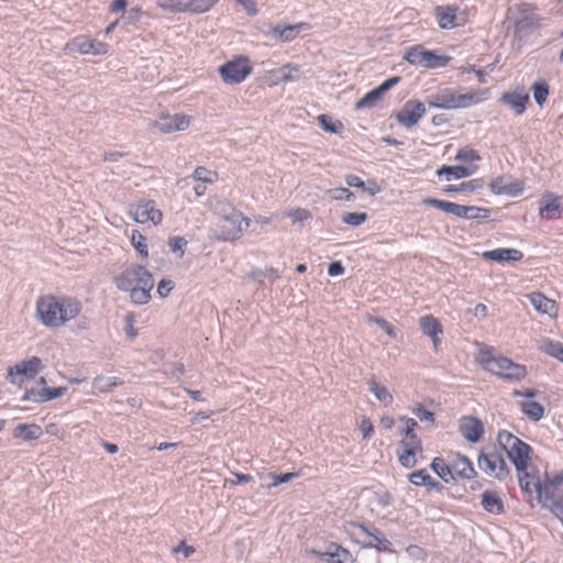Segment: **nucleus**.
<instances>
[{
    "instance_id": "nucleus-29",
    "label": "nucleus",
    "mask_w": 563,
    "mask_h": 563,
    "mask_svg": "<svg viewBox=\"0 0 563 563\" xmlns=\"http://www.w3.org/2000/svg\"><path fill=\"white\" fill-rule=\"evenodd\" d=\"M534 309L543 314L553 316L556 313V303L541 292H533L529 296Z\"/></svg>"
},
{
    "instance_id": "nucleus-44",
    "label": "nucleus",
    "mask_w": 563,
    "mask_h": 563,
    "mask_svg": "<svg viewBox=\"0 0 563 563\" xmlns=\"http://www.w3.org/2000/svg\"><path fill=\"white\" fill-rule=\"evenodd\" d=\"M431 468L445 483H449L453 478L452 468L441 457H434L432 460Z\"/></svg>"
},
{
    "instance_id": "nucleus-4",
    "label": "nucleus",
    "mask_w": 563,
    "mask_h": 563,
    "mask_svg": "<svg viewBox=\"0 0 563 563\" xmlns=\"http://www.w3.org/2000/svg\"><path fill=\"white\" fill-rule=\"evenodd\" d=\"M252 73L250 58L244 55L234 57L219 67V74L227 85H238Z\"/></svg>"
},
{
    "instance_id": "nucleus-61",
    "label": "nucleus",
    "mask_w": 563,
    "mask_h": 563,
    "mask_svg": "<svg viewBox=\"0 0 563 563\" xmlns=\"http://www.w3.org/2000/svg\"><path fill=\"white\" fill-rule=\"evenodd\" d=\"M287 216L292 218L294 222H301L311 218V213L301 208L288 211Z\"/></svg>"
},
{
    "instance_id": "nucleus-51",
    "label": "nucleus",
    "mask_w": 563,
    "mask_h": 563,
    "mask_svg": "<svg viewBox=\"0 0 563 563\" xmlns=\"http://www.w3.org/2000/svg\"><path fill=\"white\" fill-rule=\"evenodd\" d=\"M366 212H345L342 214L341 220L344 224L350 227H360L367 220Z\"/></svg>"
},
{
    "instance_id": "nucleus-50",
    "label": "nucleus",
    "mask_w": 563,
    "mask_h": 563,
    "mask_svg": "<svg viewBox=\"0 0 563 563\" xmlns=\"http://www.w3.org/2000/svg\"><path fill=\"white\" fill-rule=\"evenodd\" d=\"M131 243L142 257L148 256L146 239L140 231L134 230L132 232Z\"/></svg>"
},
{
    "instance_id": "nucleus-15",
    "label": "nucleus",
    "mask_w": 563,
    "mask_h": 563,
    "mask_svg": "<svg viewBox=\"0 0 563 563\" xmlns=\"http://www.w3.org/2000/svg\"><path fill=\"white\" fill-rule=\"evenodd\" d=\"M42 361L37 356H32L26 361H22L15 364L13 367H9L8 376L11 383L22 384V379H18V376H25L33 378L42 369Z\"/></svg>"
},
{
    "instance_id": "nucleus-60",
    "label": "nucleus",
    "mask_w": 563,
    "mask_h": 563,
    "mask_svg": "<svg viewBox=\"0 0 563 563\" xmlns=\"http://www.w3.org/2000/svg\"><path fill=\"white\" fill-rule=\"evenodd\" d=\"M22 400L23 401H33V402H45V398H44V390L43 388L41 390H37V389H26L23 397H22Z\"/></svg>"
},
{
    "instance_id": "nucleus-2",
    "label": "nucleus",
    "mask_w": 563,
    "mask_h": 563,
    "mask_svg": "<svg viewBox=\"0 0 563 563\" xmlns=\"http://www.w3.org/2000/svg\"><path fill=\"white\" fill-rule=\"evenodd\" d=\"M249 218L229 205H224L219 217L217 236L223 241H234L249 227Z\"/></svg>"
},
{
    "instance_id": "nucleus-11",
    "label": "nucleus",
    "mask_w": 563,
    "mask_h": 563,
    "mask_svg": "<svg viewBox=\"0 0 563 563\" xmlns=\"http://www.w3.org/2000/svg\"><path fill=\"white\" fill-rule=\"evenodd\" d=\"M129 213L139 223L151 222L157 225L163 219L162 211L156 209L153 200H142L135 206H131Z\"/></svg>"
},
{
    "instance_id": "nucleus-27",
    "label": "nucleus",
    "mask_w": 563,
    "mask_h": 563,
    "mask_svg": "<svg viewBox=\"0 0 563 563\" xmlns=\"http://www.w3.org/2000/svg\"><path fill=\"white\" fill-rule=\"evenodd\" d=\"M481 504L486 511L493 515H500L504 512L503 500L495 490H485L481 496Z\"/></svg>"
},
{
    "instance_id": "nucleus-59",
    "label": "nucleus",
    "mask_w": 563,
    "mask_h": 563,
    "mask_svg": "<svg viewBox=\"0 0 563 563\" xmlns=\"http://www.w3.org/2000/svg\"><path fill=\"white\" fill-rule=\"evenodd\" d=\"M168 246L172 252H179V257H183L185 247L187 246V240L183 236H173L168 240Z\"/></svg>"
},
{
    "instance_id": "nucleus-14",
    "label": "nucleus",
    "mask_w": 563,
    "mask_h": 563,
    "mask_svg": "<svg viewBox=\"0 0 563 563\" xmlns=\"http://www.w3.org/2000/svg\"><path fill=\"white\" fill-rule=\"evenodd\" d=\"M68 48L76 51L84 55H106L109 51V45L103 42L92 40L89 36H77L68 45Z\"/></svg>"
},
{
    "instance_id": "nucleus-63",
    "label": "nucleus",
    "mask_w": 563,
    "mask_h": 563,
    "mask_svg": "<svg viewBox=\"0 0 563 563\" xmlns=\"http://www.w3.org/2000/svg\"><path fill=\"white\" fill-rule=\"evenodd\" d=\"M174 288V283L170 279H162L157 285V294L162 298H166L172 289Z\"/></svg>"
},
{
    "instance_id": "nucleus-13",
    "label": "nucleus",
    "mask_w": 563,
    "mask_h": 563,
    "mask_svg": "<svg viewBox=\"0 0 563 563\" xmlns=\"http://www.w3.org/2000/svg\"><path fill=\"white\" fill-rule=\"evenodd\" d=\"M424 113L426 107L423 102L409 100L397 112L396 119L406 129H411L417 125Z\"/></svg>"
},
{
    "instance_id": "nucleus-17",
    "label": "nucleus",
    "mask_w": 563,
    "mask_h": 563,
    "mask_svg": "<svg viewBox=\"0 0 563 563\" xmlns=\"http://www.w3.org/2000/svg\"><path fill=\"white\" fill-rule=\"evenodd\" d=\"M520 489L532 496L536 492L540 493V483L538 470L531 463L525 464L522 470H517Z\"/></svg>"
},
{
    "instance_id": "nucleus-64",
    "label": "nucleus",
    "mask_w": 563,
    "mask_h": 563,
    "mask_svg": "<svg viewBox=\"0 0 563 563\" xmlns=\"http://www.w3.org/2000/svg\"><path fill=\"white\" fill-rule=\"evenodd\" d=\"M333 198L336 200H353L355 198L354 194L347 188H335L332 190Z\"/></svg>"
},
{
    "instance_id": "nucleus-42",
    "label": "nucleus",
    "mask_w": 563,
    "mask_h": 563,
    "mask_svg": "<svg viewBox=\"0 0 563 563\" xmlns=\"http://www.w3.org/2000/svg\"><path fill=\"white\" fill-rule=\"evenodd\" d=\"M481 158L478 152L470 147L459 150L454 156V159L462 162L463 166H477L475 163L479 162Z\"/></svg>"
},
{
    "instance_id": "nucleus-46",
    "label": "nucleus",
    "mask_w": 563,
    "mask_h": 563,
    "mask_svg": "<svg viewBox=\"0 0 563 563\" xmlns=\"http://www.w3.org/2000/svg\"><path fill=\"white\" fill-rule=\"evenodd\" d=\"M219 0H187L186 12L203 13L209 11Z\"/></svg>"
},
{
    "instance_id": "nucleus-36",
    "label": "nucleus",
    "mask_w": 563,
    "mask_h": 563,
    "mask_svg": "<svg viewBox=\"0 0 563 563\" xmlns=\"http://www.w3.org/2000/svg\"><path fill=\"white\" fill-rule=\"evenodd\" d=\"M419 327L428 336H437L442 333L441 323L431 314L421 317L419 319Z\"/></svg>"
},
{
    "instance_id": "nucleus-47",
    "label": "nucleus",
    "mask_w": 563,
    "mask_h": 563,
    "mask_svg": "<svg viewBox=\"0 0 563 563\" xmlns=\"http://www.w3.org/2000/svg\"><path fill=\"white\" fill-rule=\"evenodd\" d=\"M121 384L114 377L108 376H97L92 382V387L97 389L99 393H108L112 390L115 386Z\"/></svg>"
},
{
    "instance_id": "nucleus-23",
    "label": "nucleus",
    "mask_w": 563,
    "mask_h": 563,
    "mask_svg": "<svg viewBox=\"0 0 563 563\" xmlns=\"http://www.w3.org/2000/svg\"><path fill=\"white\" fill-rule=\"evenodd\" d=\"M477 166H463V165H442L438 170L437 175L439 177L444 176L446 181H451L452 179H461L466 178L474 175L477 172Z\"/></svg>"
},
{
    "instance_id": "nucleus-18",
    "label": "nucleus",
    "mask_w": 563,
    "mask_h": 563,
    "mask_svg": "<svg viewBox=\"0 0 563 563\" xmlns=\"http://www.w3.org/2000/svg\"><path fill=\"white\" fill-rule=\"evenodd\" d=\"M81 302L71 297L57 298V327L74 320L81 311Z\"/></svg>"
},
{
    "instance_id": "nucleus-53",
    "label": "nucleus",
    "mask_w": 563,
    "mask_h": 563,
    "mask_svg": "<svg viewBox=\"0 0 563 563\" xmlns=\"http://www.w3.org/2000/svg\"><path fill=\"white\" fill-rule=\"evenodd\" d=\"M191 177L195 180L211 184L217 179V173L199 166L194 170Z\"/></svg>"
},
{
    "instance_id": "nucleus-35",
    "label": "nucleus",
    "mask_w": 563,
    "mask_h": 563,
    "mask_svg": "<svg viewBox=\"0 0 563 563\" xmlns=\"http://www.w3.org/2000/svg\"><path fill=\"white\" fill-rule=\"evenodd\" d=\"M269 75H279L280 74V80H284V82H290V81H297L300 79V68L298 65L295 64H286L282 66L280 68L273 69L268 71Z\"/></svg>"
},
{
    "instance_id": "nucleus-5",
    "label": "nucleus",
    "mask_w": 563,
    "mask_h": 563,
    "mask_svg": "<svg viewBox=\"0 0 563 563\" xmlns=\"http://www.w3.org/2000/svg\"><path fill=\"white\" fill-rule=\"evenodd\" d=\"M517 12L515 34L519 38H523L541 27L542 19L536 13V9L531 4H518Z\"/></svg>"
},
{
    "instance_id": "nucleus-8",
    "label": "nucleus",
    "mask_w": 563,
    "mask_h": 563,
    "mask_svg": "<svg viewBox=\"0 0 563 563\" xmlns=\"http://www.w3.org/2000/svg\"><path fill=\"white\" fill-rule=\"evenodd\" d=\"M489 372L504 379L519 382L527 376V369L523 365L514 363L510 358L499 356L497 361H493Z\"/></svg>"
},
{
    "instance_id": "nucleus-21",
    "label": "nucleus",
    "mask_w": 563,
    "mask_h": 563,
    "mask_svg": "<svg viewBox=\"0 0 563 563\" xmlns=\"http://www.w3.org/2000/svg\"><path fill=\"white\" fill-rule=\"evenodd\" d=\"M399 449L401 451L398 452L399 463L406 468H411L416 465V455L422 451V443L420 440H401L399 442Z\"/></svg>"
},
{
    "instance_id": "nucleus-24",
    "label": "nucleus",
    "mask_w": 563,
    "mask_h": 563,
    "mask_svg": "<svg viewBox=\"0 0 563 563\" xmlns=\"http://www.w3.org/2000/svg\"><path fill=\"white\" fill-rule=\"evenodd\" d=\"M454 90L444 88L426 99V103L431 108L454 109Z\"/></svg>"
},
{
    "instance_id": "nucleus-33",
    "label": "nucleus",
    "mask_w": 563,
    "mask_h": 563,
    "mask_svg": "<svg viewBox=\"0 0 563 563\" xmlns=\"http://www.w3.org/2000/svg\"><path fill=\"white\" fill-rule=\"evenodd\" d=\"M483 92L472 90L466 93H454V109L468 108L483 101Z\"/></svg>"
},
{
    "instance_id": "nucleus-58",
    "label": "nucleus",
    "mask_w": 563,
    "mask_h": 563,
    "mask_svg": "<svg viewBox=\"0 0 563 563\" xmlns=\"http://www.w3.org/2000/svg\"><path fill=\"white\" fill-rule=\"evenodd\" d=\"M367 320L369 322L377 324L390 338L395 339L397 336V332L395 331V329L385 319L380 317L367 316Z\"/></svg>"
},
{
    "instance_id": "nucleus-22",
    "label": "nucleus",
    "mask_w": 563,
    "mask_h": 563,
    "mask_svg": "<svg viewBox=\"0 0 563 563\" xmlns=\"http://www.w3.org/2000/svg\"><path fill=\"white\" fill-rule=\"evenodd\" d=\"M489 189L494 195L517 197L523 191V184L519 180L510 181L507 177L500 176L490 181Z\"/></svg>"
},
{
    "instance_id": "nucleus-16",
    "label": "nucleus",
    "mask_w": 563,
    "mask_h": 563,
    "mask_svg": "<svg viewBox=\"0 0 563 563\" xmlns=\"http://www.w3.org/2000/svg\"><path fill=\"white\" fill-rule=\"evenodd\" d=\"M36 312L44 325L57 328V297H41L36 303Z\"/></svg>"
},
{
    "instance_id": "nucleus-20",
    "label": "nucleus",
    "mask_w": 563,
    "mask_h": 563,
    "mask_svg": "<svg viewBox=\"0 0 563 563\" xmlns=\"http://www.w3.org/2000/svg\"><path fill=\"white\" fill-rule=\"evenodd\" d=\"M459 430L468 442L476 443L484 433V426L478 418L466 416L461 418Z\"/></svg>"
},
{
    "instance_id": "nucleus-19",
    "label": "nucleus",
    "mask_w": 563,
    "mask_h": 563,
    "mask_svg": "<svg viewBox=\"0 0 563 563\" xmlns=\"http://www.w3.org/2000/svg\"><path fill=\"white\" fill-rule=\"evenodd\" d=\"M562 212L563 205L561 202V197L550 191L542 195L539 208V213L542 218L549 220L556 219L560 218Z\"/></svg>"
},
{
    "instance_id": "nucleus-1",
    "label": "nucleus",
    "mask_w": 563,
    "mask_h": 563,
    "mask_svg": "<svg viewBox=\"0 0 563 563\" xmlns=\"http://www.w3.org/2000/svg\"><path fill=\"white\" fill-rule=\"evenodd\" d=\"M114 284L119 290L130 292L134 305H145L152 298L154 277L144 266L133 264L114 277Z\"/></svg>"
},
{
    "instance_id": "nucleus-39",
    "label": "nucleus",
    "mask_w": 563,
    "mask_h": 563,
    "mask_svg": "<svg viewBox=\"0 0 563 563\" xmlns=\"http://www.w3.org/2000/svg\"><path fill=\"white\" fill-rule=\"evenodd\" d=\"M409 482L416 486H428L439 488V483L434 481L426 468L416 471L409 475Z\"/></svg>"
},
{
    "instance_id": "nucleus-48",
    "label": "nucleus",
    "mask_w": 563,
    "mask_h": 563,
    "mask_svg": "<svg viewBox=\"0 0 563 563\" xmlns=\"http://www.w3.org/2000/svg\"><path fill=\"white\" fill-rule=\"evenodd\" d=\"M422 203L426 206L435 207L446 213L455 214L457 203L440 200L437 198L426 197L422 199Z\"/></svg>"
},
{
    "instance_id": "nucleus-9",
    "label": "nucleus",
    "mask_w": 563,
    "mask_h": 563,
    "mask_svg": "<svg viewBox=\"0 0 563 563\" xmlns=\"http://www.w3.org/2000/svg\"><path fill=\"white\" fill-rule=\"evenodd\" d=\"M478 467L488 476L504 479L508 475L505 460L496 452H482L477 457Z\"/></svg>"
},
{
    "instance_id": "nucleus-31",
    "label": "nucleus",
    "mask_w": 563,
    "mask_h": 563,
    "mask_svg": "<svg viewBox=\"0 0 563 563\" xmlns=\"http://www.w3.org/2000/svg\"><path fill=\"white\" fill-rule=\"evenodd\" d=\"M452 471L460 477L471 479L476 475L472 462L464 455L457 454L452 463Z\"/></svg>"
},
{
    "instance_id": "nucleus-38",
    "label": "nucleus",
    "mask_w": 563,
    "mask_h": 563,
    "mask_svg": "<svg viewBox=\"0 0 563 563\" xmlns=\"http://www.w3.org/2000/svg\"><path fill=\"white\" fill-rule=\"evenodd\" d=\"M368 388L374 394L375 398L383 402L385 406H389L393 402V395L389 390L378 384L375 379L368 380Z\"/></svg>"
},
{
    "instance_id": "nucleus-12",
    "label": "nucleus",
    "mask_w": 563,
    "mask_h": 563,
    "mask_svg": "<svg viewBox=\"0 0 563 563\" xmlns=\"http://www.w3.org/2000/svg\"><path fill=\"white\" fill-rule=\"evenodd\" d=\"M434 15L441 29H454L467 22L466 14L459 12L456 5H438L434 9Z\"/></svg>"
},
{
    "instance_id": "nucleus-62",
    "label": "nucleus",
    "mask_w": 563,
    "mask_h": 563,
    "mask_svg": "<svg viewBox=\"0 0 563 563\" xmlns=\"http://www.w3.org/2000/svg\"><path fill=\"white\" fill-rule=\"evenodd\" d=\"M43 390H44L45 401H48V400L62 397L67 391V388L66 387H56V388L44 387Z\"/></svg>"
},
{
    "instance_id": "nucleus-40",
    "label": "nucleus",
    "mask_w": 563,
    "mask_h": 563,
    "mask_svg": "<svg viewBox=\"0 0 563 563\" xmlns=\"http://www.w3.org/2000/svg\"><path fill=\"white\" fill-rule=\"evenodd\" d=\"M539 349L550 356L556 357L563 362V343L544 339L540 341Z\"/></svg>"
},
{
    "instance_id": "nucleus-10",
    "label": "nucleus",
    "mask_w": 563,
    "mask_h": 563,
    "mask_svg": "<svg viewBox=\"0 0 563 563\" xmlns=\"http://www.w3.org/2000/svg\"><path fill=\"white\" fill-rule=\"evenodd\" d=\"M189 125L190 117L183 113L161 115L157 120L150 123L151 129L165 134L185 131Z\"/></svg>"
},
{
    "instance_id": "nucleus-52",
    "label": "nucleus",
    "mask_w": 563,
    "mask_h": 563,
    "mask_svg": "<svg viewBox=\"0 0 563 563\" xmlns=\"http://www.w3.org/2000/svg\"><path fill=\"white\" fill-rule=\"evenodd\" d=\"M531 89L537 104L542 107L549 95L548 84L545 81L534 82Z\"/></svg>"
},
{
    "instance_id": "nucleus-56",
    "label": "nucleus",
    "mask_w": 563,
    "mask_h": 563,
    "mask_svg": "<svg viewBox=\"0 0 563 563\" xmlns=\"http://www.w3.org/2000/svg\"><path fill=\"white\" fill-rule=\"evenodd\" d=\"M134 323H135V314L133 312L128 313L124 317V331H125L126 336L130 340H134L139 334V331L134 327Z\"/></svg>"
},
{
    "instance_id": "nucleus-3",
    "label": "nucleus",
    "mask_w": 563,
    "mask_h": 563,
    "mask_svg": "<svg viewBox=\"0 0 563 563\" xmlns=\"http://www.w3.org/2000/svg\"><path fill=\"white\" fill-rule=\"evenodd\" d=\"M498 443L505 450L516 470H522L525 464L529 463V453L531 448L508 431H499Z\"/></svg>"
},
{
    "instance_id": "nucleus-45",
    "label": "nucleus",
    "mask_w": 563,
    "mask_h": 563,
    "mask_svg": "<svg viewBox=\"0 0 563 563\" xmlns=\"http://www.w3.org/2000/svg\"><path fill=\"white\" fill-rule=\"evenodd\" d=\"M321 128L333 134H341L344 130V125L341 121H333V119L328 114H320L317 118Z\"/></svg>"
},
{
    "instance_id": "nucleus-28",
    "label": "nucleus",
    "mask_w": 563,
    "mask_h": 563,
    "mask_svg": "<svg viewBox=\"0 0 563 563\" xmlns=\"http://www.w3.org/2000/svg\"><path fill=\"white\" fill-rule=\"evenodd\" d=\"M324 554H328L329 563H353L351 552L338 543H330Z\"/></svg>"
},
{
    "instance_id": "nucleus-43",
    "label": "nucleus",
    "mask_w": 563,
    "mask_h": 563,
    "mask_svg": "<svg viewBox=\"0 0 563 563\" xmlns=\"http://www.w3.org/2000/svg\"><path fill=\"white\" fill-rule=\"evenodd\" d=\"M520 408L533 421H539L544 415L543 406L537 401H522L520 402Z\"/></svg>"
},
{
    "instance_id": "nucleus-54",
    "label": "nucleus",
    "mask_w": 563,
    "mask_h": 563,
    "mask_svg": "<svg viewBox=\"0 0 563 563\" xmlns=\"http://www.w3.org/2000/svg\"><path fill=\"white\" fill-rule=\"evenodd\" d=\"M399 420L405 423V428L401 430V432L406 435L405 440H420L418 435L413 432L415 428L417 427V421L415 419L401 416L399 417Z\"/></svg>"
},
{
    "instance_id": "nucleus-7",
    "label": "nucleus",
    "mask_w": 563,
    "mask_h": 563,
    "mask_svg": "<svg viewBox=\"0 0 563 563\" xmlns=\"http://www.w3.org/2000/svg\"><path fill=\"white\" fill-rule=\"evenodd\" d=\"M540 493L536 492V498L539 501L544 500V504L550 503L552 510H555L558 504H563V474H556L553 478H545L540 483Z\"/></svg>"
},
{
    "instance_id": "nucleus-49",
    "label": "nucleus",
    "mask_w": 563,
    "mask_h": 563,
    "mask_svg": "<svg viewBox=\"0 0 563 563\" xmlns=\"http://www.w3.org/2000/svg\"><path fill=\"white\" fill-rule=\"evenodd\" d=\"M187 0H156V4L164 11L180 13L186 12Z\"/></svg>"
},
{
    "instance_id": "nucleus-6",
    "label": "nucleus",
    "mask_w": 563,
    "mask_h": 563,
    "mask_svg": "<svg viewBox=\"0 0 563 563\" xmlns=\"http://www.w3.org/2000/svg\"><path fill=\"white\" fill-rule=\"evenodd\" d=\"M404 59L415 66L435 68L446 65L450 58L433 51H426L422 45H415L406 52Z\"/></svg>"
},
{
    "instance_id": "nucleus-26",
    "label": "nucleus",
    "mask_w": 563,
    "mask_h": 563,
    "mask_svg": "<svg viewBox=\"0 0 563 563\" xmlns=\"http://www.w3.org/2000/svg\"><path fill=\"white\" fill-rule=\"evenodd\" d=\"M454 216L461 219L483 221L489 218L490 211L475 206L457 205Z\"/></svg>"
},
{
    "instance_id": "nucleus-30",
    "label": "nucleus",
    "mask_w": 563,
    "mask_h": 563,
    "mask_svg": "<svg viewBox=\"0 0 563 563\" xmlns=\"http://www.w3.org/2000/svg\"><path fill=\"white\" fill-rule=\"evenodd\" d=\"M500 100L509 106L516 114H522L529 96L520 92H505Z\"/></svg>"
},
{
    "instance_id": "nucleus-57",
    "label": "nucleus",
    "mask_w": 563,
    "mask_h": 563,
    "mask_svg": "<svg viewBox=\"0 0 563 563\" xmlns=\"http://www.w3.org/2000/svg\"><path fill=\"white\" fill-rule=\"evenodd\" d=\"M297 476L296 473H292V472H289V473H284V474H273V473H269L268 474V477L272 479V483L267 484V487H276L280 484H284V483H288L290 482L292 478H295Z\"/></svg>"
},
{
    "instance_id": "nucleus-32",
    "label": "nucleus",
    "mask_w": 563,
    "mask_h": 563,
    "mask_svg": "<svg viewBox=\"0 0 563 563\" xmlns=\"http://www.w3.org/2000/svg\"><path fill=\"white\" fill-rule=\"evenodd\" d=\"M42 428L35 423H20L13 431V435L15 438H20L25 441L37 440L42 437Z\"/></svg>"
},
{
    "instance_id": "nucleus-41",
    "label": "nucleus",
    "mask_w": 563,
    "mask_h": 563,
    "mask_svg": "<svg viewBox=\"0 0 563 563\" xmlns=\"http://www.w3.org/2000/svg\"><path fill=\"white\" fill-rule=\"evenodd\" d=\"M382 96V90L379 89V87H376L373 90L368 91L363 98H361L355 103V109L362 110L373 108L380 100Z\"/></svg>"
},
{
    "instance_id": "nucleus-55",
    "label": "nucleus",
    "mask_w": 563,
    "mask_h": 563,
    "mask_svg": "<svg viewBox=\"0 0 563 563\" xmlns=\"http://www.w3.org/2000/svg\"><path fill=\"white\" fill-rule=\"evenodd\" d=\"M412 413L421 421V422H434V413L426 409L421 404H417L412 407Z\"/></svg>"
},
{
    "instance_id": "nucleus-37",
    "label": "nucleus",
    "mask_w": 563,
    "mask_h": 563,
    "mask_svg": "<svg viewBox=\"0 0 563 563\" xmlns=\"http://www.w3.org/2000/svg\"><path fill=\"white\" fill-rule=\"evenodd\" d=\"M355 526L366 536L371 537L373 539L372 542H369V547H375L379 549L383 547L386 549L388 545H390V542L384 537V534L377 529L374 528L373 530H369L367 527H365L363 523H355Z\"/></svg>"
},
{
    "instance_id": "nucleus-34",
    "label": "nucleus",
    "mask_w": 563,
    "mask_h": 563,
    "mask_svg": "<svg viewBox=\"0 0 563 563\" xmlns=\"http://www.w3.org/2000/svg\"><path fill=\"white\" fill-rule=\"evenodd\" d=\"M302 25L303 24H288L285 26L275 25L271 29V32L273 36L279 38L283 42H291L297 37L299 30L302 27Z\"/></svg>"
},
{
    "instance_id": "nucleus-25",
    "label": "nucleus",
    "mask_w": 563,
    "mask_h": 563,
    "mask_svg": "<svg viewBox=\"0 0 563 563\" xmlns=\"http://www.w3.org/2000/svg\"><path fill=\"white\" fill-rule=\"evenodd\" d=\"M482 256L487 261L519 262L523 258V253L517 249H496L484 252Z\"/></svg>"
}]
</instances>
